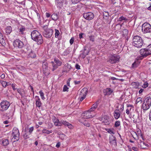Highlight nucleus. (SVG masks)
<instances>
[{
  "mask_svg": "<svg viewBox=\"0 0 151 151\" xmlns=\"http://www.w3.org/2000/svg\"><path fill=\"white\" fill-rule=\"evenodd\" d=\"M32 39L37 42L38 45L42 44L43 42L42 36L39 32L36 30H33L31 33Z\"/></svg>",
  "mask_w": 151,
  "mask_h": 151,
  "instance_id": "obj_1",
  "label": "nucleus"
},
{
  "mask_svg": "<svg viewBox=\"0 0 151 151\" xmlns=\"http://www.w3.org/2000/svg\"><path fill=\"white\" fill-rule=\"evenodd\" d=\"M133 46L138 48H140L142 46L143 42L142 38L139 36L136 35L134 37L132 40Z\"/></svg>",
  "mask_w": 151,
  "mask_h": 151,
  "instance_id": "obj_2",
  "label": "nucleus"
},
{
  "mask_svg": "<svg viewBox=\"0 0 151 151\" xmlns=\"http://www.w3.org/2000/svg\"><path fill=\"white\" fill-rule=\"evenodd\" d=\"M142 30L144 33L151 32V25L147 23H145L142 25Z\"/></svg>",
  "mask_w": 151,
  "mask_h": 151,
  "instance_id": "obj_3",
  "label": "nucleus"
},
{
  "mask_svg": "<svg viewBox=\"0 0 151 151\" xmlns=\"http://www.w3.org/2000/svg\"><path fill=\"white\" fill-rule=\"evenodd\" d=\"M10 105V103L7 101H4L0 104L1 109L0 111L2 112L7 110Z\"/></svg>",
  "mask_w": 151,
  "mask_h": 151,
  "instance_id": "obj_4",
  "label": "nucleus"
},
{
  "mask_svg": "<svg viewBox=\"0 0 151 151\" xmlns=\"http://www.w3.org/2000/svg\"><path fill=\"white\" fill-rule=\"evenodd\" d=\"M12 135L15 140L13 142L18 141L19 139L20 133L18 129L16 127L14 128L12 130Z\"/></svg>",
  "mask_w": 151,
  "mask_h": 151,
  "instance_id": "obj_5",
  "label": "nucleus"
},
{
  "mask_svg": "<svg viewBox=\"0 0 151 151\" xmlns=\"http://www.w3.org/2000/svg\"><path fill=\"white\" fill-rule=\"evenodd\" d=\"M53 33V30L50 29H47L44 30L43 34L44 36L47 38L51 37Z\"/></svg>",
  "mask_w": 151,
  "mask_h": 151,
  "instance_id": "obj_6",
  "label": "nucleus"
},
{
  "mask_svg": "<svg viewBox=\"0 0 151 151\" xmlns=\"http://www.w3.org/2000/svg\"><path fill=\"white\" fill-rule=\"evenodd\" d=\"M13 45L14 47L21 49L24 47V44L23 42L19 40H15L13 42Z\"/></svg>",
  "mask_w": 151,
  "mask_h": 151,
  "instance_id": "obj_7",
  "label": "nucleus"
},
{
  "mask_svg": "<svg viewBox=\"0 0 151 151\" xmlns=\"http://www.w3.org/2000/svg\"><path fill=\"white\" fill-rule=\"evenodd\" d=\"M119 59V57L118 56L111 55L109 57L108 62L111 64H114L118 62Z\"/></svg>",
  "mask_w": 151,
  "mask_h": 151,
  "instance_id": "obj_8",
  "label": "nucleus"
},
{
  "mask_svg": "<svg viewBox=\"0 0 151 151\" xmlns=\"http://www.w3.org/2000/svg\"><path fill=\"white\" fill-rule=\"evenodd\" d=\"M87 92L88 90L86 88H83L81 90L80 94V95L81 96L80 99V101H82L85 98Z\"/></svg>",
  "mask_w": 151,
  "mask_h": 151,
  "instance_id": "obj_9",
  "label": "nucleus"
},
{
  "mask_svg": "<svg viewBox=\"0 0 151 151\" xmlns=\"http://www.w3.org/2000/svg\"><path fill=\"white\" fill-rule=\"evenodd\" d=\"M83 17L86 20H90L93 18L94 15L91 12L84 13L83 14Z\"/></svg>",
  "mask_w": 151,
  "mask_h": 151,
  "instance_id": "obj_10",
  "label": "nucleus"
},
{
  "mask_svg": "<svg viewBox=\"0 0 151 151\" xmlns=\"http://www.w3.org/2000/svg\"><path fill=\"white\" fill-rule=\"evenodd\" d=\"M140 53L141 56L139 58V59H142L146 57L149 55L150 53L146 50V48L142 49L140 50Z\"/></svg>",
  "mask_w": 151,
  "mask_h": 151,
  "instance_id": "obj_11",
  "label": "nucleus"
},
{
  "mask_svg": "<svg viewBox=\"0 0 151 151\" xmlns=\"http://www.w3.org/2000/svg\"><path fill=\"white\" fill-rule=\"evenodd\" d=\"M81 117L86 119L91 118L95 116V115H92L88 111H86L81 114Z\"/></svg>",
  "mask_w": 151,
  "mask_h": 151,
  "instance_id": "obj_12",
  "label": "nucleus"
},
{
  "mask_svg": "<svg viewBox=\"0 0 151 151\" xmlns=\"http://www.w3.org/2000/svg\"><path fill=\"white\" fill-rule=\"evenodd\" d=\"M48 64L46 61H44L43 62L42 64V67L43 68V71L44 74L46 75H48L49 74L48 73Z\"/></svg>",
  "mask_w": 151,
  "mask_h": 151,
  "instance_id": "obj_13",
  "label": "nucleus"
},
{
  "mask_svg": "<svg viewBox=\"0 0 151 151\" xmlns=\"http://www.w3.org/2000/svg\"><path fill=\"white\" fill-rule=\"evenodd\" d=\"M139 142L138 145V147L142 149H146L149 146V145L145 143L144 142L141 141V140H139Z\"/></svg>",
  "mask_w": 151,
  "mask_h": 151,
  "instance_id": "obj_14",
  "label": "nucleus"
},
{
  "mask_svg": "<svg viewBox=\"0 0 151 151\" xmlns=\"http://www.w3.org/2000/svg\"><path fill=\"white\" fill-rule=\"evenodd\" d=\"M0 143L1 145L6 146L9 145V142L8 139L4 138L0 140Z\"/></svg>",
  "mask_w": 151,
  "mask_h": 151,
  "instance_id": "obj_15",
  "label": "nucleus"
},
{
  "mask_svg": "<svg viewBox=\"0 0 151 151\" xmlns=\"http://www.w3.org/2000/svg\"><path fill=\"white\" fill-rule=\"evenodd\" d=\"M36 101V106L40 108L42 104V103L40 101V99L38 96H36L35 97Z\"/></svg>",
  "mask_w": 151,
  "mask_h": 151,
  "instance_id": "obj_16",
  "label": "nucleus"
},
{
  "mask_svg": "<svg viewBox=\"0 0 151 151\" xmlns=\"http://www.w3.org/2000/svg\"><path fill=\"white\" fill-rule=\"evenodd\" d=\"M110 143V144L114 145H116V138L115 136L111 135L109 137Z\"/></svg>",
  "mask_w": 151,
  "mask_h": 151,
  "instance_id": "obj_17",
  "label": "nucleus"
},
{
  "mask_svg": "<svg viewBox=\"0 0 151 151\" xmlns=\"http://www.w3.org/2000/svg\"><path fill=\"white\" fill-rule=\"evenodd\" d=\"M120 111L119 109L115 110L114 112V116L115 118L118 119L120 116Z\"/></svg>",
  "mask_w": 151,
  "mask_h": 151,
  "instance_id": "obj_18",
  "label": "nucleus"
},
{
  "mask_svg": "<svg viewBox=\"0 0 151 151\" xmlns=\"http://www.w3.org/2000/svg\"><path fill=\"white\" fill-rule=\"evenodd\" d=\"M89 52V51L88 50H87L86 49H84L83 52L81 54L80 56L82 58L84 59L86 55H88Z\"/></svg>",
  "mask_w": 151,
  "mask_h": 151,
  "instance_id": "obj_19",
  "label": "nucleus"
},
{
  "mask_svg": "<svg viewBox=\"0 0 151 151\" xmlns=\"http://www.w3.org/2000/svg\"><path fill=\"white\" fill-rule=\"evenodd\" d=\"M113 92V91L110 88H107L104 90V95H109Z\"/></svg>",
  "mask_w": 151,
  "mask_h": 151,
  "instance_id": "obj_20",
  "label": "nucleus"
},
{
  "mask_svg": "<svg viewBox=\"0 0 151 151\" xmlns=\"http://www.w3.org/2000/svg\"><path fill=\"white\" fill-rule=\"evenodd\" d=\"M54 125L56 126H59L62 125L61 122H60L58 119L55 118L53 120Z\"/></svg>",
  "mask_w": 151,
  "mask_h": 151,
  "instance_id": "obj_21",
  "label": "nucleus"
},
{
  "mask_svg": "<svg viewBox=\"0 0 151 151\" xmlns=\"http://www.w3.org/2000/svg\"><path fill=\"white\" fill-rule=\"evenodd\" d=\"M150 106L151 105H149V104H146V103H145L143 102L142 106V108L143 110H147L150 108Z\"/></svg>",
  "mask_w": 151,
  "mask_h": 151,
  "instance_id": "obj_22",
  "label": "nucleus"
},
{
  "mask_svg": "<svg viewBox=\"0 0 151 151\" xmlns=\"http://www.w3.org/2000/svg\"><path fill=\"white\" fill-rule=\"evenodd\" d=\"M24 132V133L23 134V137L25 139H27L29 138V135L30 134L27 131L26 129H25Z\"/></svg>",
  "mask_w": 151,
  "mask_h": 151,
  "instance_id": "obj_23",
  "label": "nucleus"
},
{
  "mask_svg": "<svg viewBox=\"0 0 151 151\" xmlns=\"http://www.w3.org/2000/svg\"><path fill=\"white\" fill-rule=\"evenodd\" d=\"M61 122L62 123V124H63L65 125V126H68V127L69 128L71 129L72 128V126L71 124L69 123L68 122H67L65 121H64L63 120L61 121Z\"/></svg>",
  "mask_w": 151,
  "mask_h": 151,
  "instance_id": "obj_24",
  "label": "nucleus"
},
{
  "mask_svg": "<svg viewBox=\"0 0 151 151\" xmlns=\"http://www.w3.org/2000/svg\"><path fill=\"white\" fill-rule=\"evenodd\" d=\"M5 32L7 35L9 34L12 32V29L11 26L7 27L5 29Z\"/></svg>",
  "mask_w": 151,
  "mask_h": 151,
  "instance_id": "obj_25",
  "label": "nucleus"
},
{
  "mask_svg": "<svg viewBox=\"0 0 151 151\" xmlns=\"http://www.w3.org/2000/svg\"><path fill=\"white\" fill-rule=\"evenodd\" d=\"M144 102L151 105V98L150 97L146 98L145 99Z\"/></svg>",
  "mask_w": 151,
  "mask_h": 151,
  "instance_id": "obj_26",
  "label": "nucleus"
},
{
  "mask_svg": "<svg viewBox=\"0 0 151 151\" xmlns=\"http://www.w3.org/2000/svg\"><path fill=\"white\" fill-rule=\"evenodd\" d=\"M109 123V118L108 116H104V124L108 125Z\"/></svg>",
  "mask_w": 151,
  "mask_h": 151,
  "instance_id": "obj_27",
  "label": "nucleus"
},
{
  "mask_svg": "<svg viewBox=\"0 0 151 151\" xmlns=\"http://www.w3.org/2000/svg\"><path fill=\"white\" fill-rule=\"evenodd\" d=\"M52 19L54 21H56L58 19V17L57 14L54 13L51 16Z\"/></svg>",
  "mask_w": 151,
  "mask_h": 151,
  "instance_id": "obj_28",
  "label": "nucleus"
},
{
  "mask_svg": "<svg viewBox=\"0 0 151 151\" xmlns=\"http://www.w3.org/2000/svg\"><path fill=\"white\" fill-rule=\"evenodd\" d=\"M64 0H56L55 3L58 6L60 7L62 5Z\"/></svg>",
  "mask_w": 151,
  "mask_h": 151,
  "instance_id": "obj_29",
  "label": "nucleus"
},
{
  "mask_svg": "<svg viewBox=\"0 0 151 151\" xmlns=\"http://www.w3.org/2000/svg\"><path fill=\"white\" fill-rule=\"evenodd\" d=\"M51 63L52 64V70L53 71L56 69H57L58 66H57L56 64L54 62L52 61L51 62Z\"/></svg>",
  "mask_w": 151,
  "mask_h": 151,
  "instance_id": "obj_30",
  "label": "nucleus"
},
{
  "mask_svg": "<svg viewBox=\"0 0 151 151\" xmlns=\"http://www.w3.org/2000/svg\"><path fill=\"white\" fill-rule=\"evenodd\" d=\"M54 62L56 64L57 66H60L62 64V62L59 60L58 58H55L54 59Z\"/></svg>",
  "mask_w": 151,
  "mask_h": 151,
  "instance_id": "obj_31",
  "label": "nucleus"
},
{
  "mask_svg": "<svg viewBox=\"0 0 151 151\" xmlns=\"http://www.w3.org/2000/svg\"><path fill=\"white\" fill-rule=\"evenodd\" d=\"M25 30V28L24 26H21L19 29V33L20 34H23L24 31Z\"/></svg>",
  "mask_w": 151,
  "mask_h": 151,
  "instance_id": "obj_32",
  "label": "nucleus"
},
{
  "mask_svg": "<svg viewBox=\"0 0 151 151\" xmlns=\"http://www.w3.org/2000/svg\"><path fill=\"white\" fill-rule=\"evenodd\" d=\"M0 43L2 44H4L5 43V41L4 39V37L2 34L0 32Z\"/></svg>",
  "mask_w": 151,
  "mask_h": 151,
  "instance_id": "obj_33",
  "label": "nucleus"
},
{
  "mask_svg": "<svg viewBox=\"0 0 151 151\" xmlns=\"http://www.w3.org/2000/svg\"><path fill=\"white\" fill-rule=\"evenodd\" d=\"M101 102V100L100 99H99L93 105L92 107L96 109L98 106V105Z\"/></svg>",
  "mask_w": 151,
  "mask_h": 151,
  "instance_id": "obj_34",
  "label": "nucleus"
},
{
  "mask_svg": "<svg viewBox=\"0 0 151 151\" xmlns=\"http://www.w3.org/2000/svg\"><path fill=\"white\" fill-rule=\"evenodd\" d=\"M137 132L138 134L137 136H138V137L139 138H141L143 140V138L142 137V134L141 132V130L140 129H139L137 131Z\"/></svg>",
  "mask_w": 151,
  "mask_h": 151,
  "instance_id": "obj_35",
  "label": "nucleus"
},
{
  "mask_svg": "<svg viewBox=\"0 0 151 151\" xmlns=\"http://www.w3.org/2000/svg\"><path fill=\"white\" fill-rule=\"evenodd\" d=\"M65 69H67L68 71L71 68V65L68 63L65 64L64 66Z\"/></svg>",
  "mask_w": 151,
  "mask_h": 151,
  "instance_id": "obj_36",
  "label": "nucleus"
},
{
  "mask_svg": "<svg viewBox=\"0 0 151 151\" xmlns=\"http://www.w3.org/2000/svg\"><path fill=\"white\" fill-rule=\"evenodd\" d=\"M42 132L43 133L46 134H49L52 132V131H49L46 130L45 129H44L42 130Z\"/></svg>",
  "mask_w": 151,
  "mask_h": 151,
  "instance_id": "obj_37",
  "label": "nucleus"
},
{
  "mask_svg": "<svg viewBox=\"0 0 151 151\" xmlns=\"http://www.w3.org/2000/svg\"><path fill=\"white\" fill-rule=\"evenodd\" d=\"M0 83L2 84V86L4 87H6L7 86V82L2 81H0Z\"/></svg>",
  "mask_w": 151,
  "mask_h": 151,
  "instance_id": "obj_38",
  "label": "nucleus"
},
{
  "mask_svg": "<svg viewBox=\"0 0 151 151\" xmlns=\"http://www.w3.org/2000/svg\"><path fill=\"white\" fill-rule=\"evenodd\" d=\"M29 57H30L32 58H35L36 57V54L34 53L32 51H31V52L29 53Z\"/></svg>",
  "mask_w": 151,
  "mask_h": 151,
  "instance_id": "obj_39",
  "label": "nucleus"
},
{
  "mask_svg": "<svg viewBox=\"0 0 151 151\" xmlns=\"http://www.w3.org/2000/svg\"><path fill=\"white\" fill-rule=\"evenodd\" d=\"M41 99L42 100H44L45 99V98L44 96V93L41 90L39 92Z\"/></svg>",
  "mask_w": 151,
  "mask_h": 151,
  "instance_id": "obj_40",
  "label": "nucleus"
},
{
  "mask_svg": "<svg viewBox=\"0 0 151 151\" xmlns=\"http://www.w3.org/2000/svg\"><path fill=\"white\" fill-rule=\"evenodd\" d=\"M146 49L150 54H151V44L148 45Z\"/></svg>",
  "mask_w": 151,
  "mask_h": 151,
  "instance_id": "obj_41",
  "label": "nucleus"
},
{
  "mask_svg": "<svg viewBox=\"0 0 151 151\" xmlns=\"http://www.w3.org/2000/svg\"><path fill=\"white\" fill-rule=\"evenodd\" d=\"M86 121V119L81 117V116L79 119V121L81 123L83 124Z\"/></svg>",
  "mask_w": 151,
  "mask_h": 151,
  "instance_id": "obj_42",
  "label": "nucleus"
},
{
  "mask_svg": "<svg viewBox=\"0 0 151 151\" xmlns=\"http://www.w3.org/2000/svg\"><path fill=\"white\" fill-rule=\"evenodd\" d=\"M132 86H135L134 87L135 88H138V87L139 86V84L137 82H133L132 83Z\"/></svg>",
  "mask_w": 151,
  "mask_h": 151,
  "instance_id": "obj_43",
  "label": "nucleus"
},
{
  "mask_svg": "<svg viewBox=\"0 0 151 151\" xmlns=\"http://www.w3.org/2000/svg\"><path fill=\"white\" fill-rule=\"evenodd\" d=\"M118 20L119 21H122V20L127 21V19L125 17H124L123 16H121L119 18Z\"/></svg>",
  "mask_w": 151,
  "mask_h": 151,
  "instance_id": "obj_44",
  "label": "nucleus"
},
{
  "mask_svg": "<svg viewBox=\"0 0 151 151\" xmlns=\"http://www.w3.org/2000/svg\"><path fill=\"white\" fill-rule=\"evenodd\" d=\"M105 129L109 133L114 134V132L110 129Z\"/></svg>",
  "mask_w": 151,
  "mask_h": 151,
  "instance_id": "obj_45",
  "label": "nucleus"
},
{
  "mask_svg": "<svg viewBox=\"0 0 151 151\" xmlns=\"http://www.w3.org/2000/svg\"><path fill=\"white\" fill-rule=\"evenodd\" d=\"M120 125V122L119 121H117L115 122L114 126L117 127H119Z\"/></svg>",
  "mask_w": 151,
  "mask_h": 151,
  "instance_id": "obj_46",
  "label": "nucleus"
},
{
  "mask_svg": "<svg viewBox=\"0 0 151 151\" xmlns=\"http://www.w3.org/2000/svg\"><path fill=\"white\" fill-rule=\"evenodd\" d=\"M142 102V98L141 97H139L136 100V103L137 104L139 103H141Z\"/></svg>",
  "mask_w": 151,
  "mask_h": 151,
  "instance_id": "obj_47",
  "label": "nucleus"
},
{
  "mask_svg": "<svg viewBox=\"0 0 151 151\" xmlns=\"http://www.w3.org/2000/svg\"><path fill=\"white\" fill-rule=\"evenodd\" d=\"M123 35L124 36L127 35L128 33V31L127 29H124L122 31Z\"/></svg>",
  "mask_w": 151,
  "mask_h": 151,
  "instance_id": "obj_48",
  "label": "nucleus"
},
{
  "mask_svg": "<svg viewBox=\"0 0 151 151\" xmlns=\"http://www.w3.org/2000/svg\"><path fill=\"white\" fill-rule=\"evenodd\" d=\"M55 37L57 38L60 34V32L58 30L56 29H55Z\"/></svg>",
  "mask_w": 151,
  "mask_h": 151,
  "instance_id": "obj_49",
  "label": "nucleus"
},
{
  "mask_svg": "<svg viewBox=\"0 0 151 151\" xmlns=\"http://www.w3.org/2000/svg\"><path fill=\"white\" fill-rule=\"evenodd\" d=\"M59 137L60 139H61L62 140H63L65 139V136L63 134H60L59 135Z\"/></svg>",
  "mask_w": 151,
  "mask_h": 151,
  "instance_id": "obj_50",
  "label": "nucleus"
},
{
  "mask_svg": "<svg viewBox=\"0 0 151 151\" xmlns=\"http://www.w3.org/2000/svg\"><path fill=\"white\" fill-rule=\"evenodd\" d=\"M70 53V51L68 49L65 50L63 52V55H67L69 54Z\"/></svg>",
  "mask_w": 151,
  "mask_h": 151,
  "instance_id": "obj_51",
  "label": "nucleus"
},
{
  "mask_svg": "<svg viewBox=\"0 0 151 151\" xmlns=\"http://www.w3.org/2000/svg\"><path fill=\"white\" fill-rule=\"evenodd\" d=\"M34 128L33 127H32L29 129V132H28L29 134H30L32 133V132L33 131Z\"/></svg>",
  "mask_w": 151,
  "mask_h": 151,
  "instance_id": "obj_52",
  "label": "nucleus"
},
{
  "mask_svg": "<svg viewBox=\"0 0 151 151\" xmlns=\"http://www.w3.org/2000/svg\"><path fill=\"white\" fill-rule=\"evenodd\" d=\"M83 124L85 126L87 127H89L90 126V124L88 123V122L86 121L84 122Z\"/></svg>",
  "mask_w": 151,
  "mask_h": 151,
  "instance_id": "obj_53",
  "label": "nucleus"
},
{
  "mask_svg": "<svg viewBox=\"0 0 151 151\" xmlns=\"http://www.w3.org/2000/svg\"><path fill=\"white\" fill-rule=\"evenodd\" d=\"M68 88L67 87L66 85H65L64 86V87L63 88V91H68Z\"/></svg>",
  "mask_w": 151,
  "mask_h": 151,
  "instance_id": "obj_54",
  "label": "nucleus"
},
{
  "mask_svg": "<svg viewBox=\"0 0 151 151\" xmlns=\"http://www.w3.org/2000/svg\"><path fill=\"white\" fill-rule=\"evenodd\" d=\"M148 86V84L147 82H145L142 86V87L143 88H145Z\"/></svg>",
  "mask_w": 151,
  "mask_h": 151,
  "instance_id": "obj_55",
  "label": "nucleus"
},
{
  "mask_svg": "<svg viewBox=\"0 0 151 151\" xmlns=\"http://www.w3.org/2000/svg\"><path fill=\"white\" fill-rule=\"evenodd\" d=\"M17 92L19 93L21 96H23V94L22 93V90L21 89H18L17 90Z\"/></svg>",
  "mask_w": 151,
  "mask_h": 151,
  "instance_id": "obj_56",
  "label": "nucleus"
},
{
  "mask_svg": "<svg viewBox=\"0 0 151 151\" xmlns=\"http://www.w3.org/2000/svg\"><path fill=\"white\" fill-rule=\"evenodd\" d=\"M138 64H137L136 62H134L132 64V68H134L138 66Z\"/></svg>",
  "mask_w": 151,
  "mask_h": 151,
  "instance_id": "obj_57",
  "label": "nucleus"
},
{
  "mask_svg": "<svg viewBox=\"0 0 151 151\" xmlns=\"http://www.w3.org/2000/svg\"><path fill=\"white\" fill-rule=\"evenodd\" d=\"M80 1V0H71V1L72 3L74 4L77 3Z\"/></svg>",
  "mask_w": 151,
  "mask_h": 151,
  "instance_id": "obj_58",
  "label": "nucleus"
},
{
  "mask_svg": "<svg viewBox=\"0 0 151 151\" xmlns=\"http://www.w3.org/2000/svg\"><path fill=\"white\" fill-rule=\"evenodd\" d=\"M74 42V38L73 37H72L71 38L70 40V42L71 45H72Z\"/></svg>",
  "mask_w": 151,
  "mask_h": 151,
  "instance_id": "obj_59",
  "label": "nucleus"
},
{
  "mask_svg": "<svg viewBox=\"0 0 151 151\" xmlns=\"http://www.w3.org/2000/svg\"><path fill=\"white\" fill-rule=\"evenodd\" d=\"M90 40L91 41L93 42L94 41V37L93 36H91L89 37Z\"/></svg>",
  "mask_w": 151,
  "mask_h": 151,
  "instance_id": "obj_60",
  "label": "nucleus"
},
{
  "mask_svg": "<svg viewBox=\"0 0 151 151\" xmlns=\"http://www.w3.org/2000/svg\"><path fill=\"white\" fill-rule=\"evenodd\" d=\"M16 86V85L14 84H12V88L13 89L14 91H15L17 89V88H15V87Z\"/></svg>",
  "mask_w": 151,
  "mask_h": 151,
  "instance_id": "obj_61",
  "label": "nucleus"
},
{
  "mask_svg": "<svg viewBox=\"0 0 151 151\" xmlns=\"http://www.w3.org/2000/svg\"><path fill=\"white\" fill-rule=\"evenodd\" d=\"M20 52H21L22 53H27V51H26L25 49L24 50H21L20 51Z\"/></svg>",
  "mask_w": 151,
  "mask_h": 151,
  "instance_id": "obj_62",
  "label": "nucleus"
},
{
  "mask_svg": "<svg viewBox=\"0 0 151 151\" xmlns=\"http://www.w3.org/2000/svg\"><path fill=\"white\" fill-rule=\"evenodd\" d=\"M96 109L93 108H92V107L90 108L89 110H88V111H89L90 112H92V111H95V110Z\"/></svg>",
  "mask_w": 151,
  "mask_h": 151,
  "instance_id": "obj_63",
  "label": "nucleus"
},
{
  "mask_svg": "<svg viewBox=\"0 0 151 151\" xmlns=\"http://www.w3.org/2000/svg\"><path fill=\"white\" fill-rule=\"evenodd\" d=\"M75 67L78 70H79L80 69V66L78 64H76V65Z\"/></svg>",
  "mask_w": 151,
  "mask_h": 151,
  "instance_id": "obj_64",
  "label": "nucleus"
}]
</instances>
